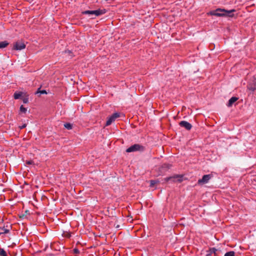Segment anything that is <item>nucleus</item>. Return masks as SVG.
<instances>
[{
	"mask_svg": "<svg viewBox=\"0 0 256 256\" xmlns=\"http://www.w3.org/2000/svg\"><path fill=\"white\" fill-rule=\"evenodd\" d=\"M234 10L232 9L230 10H226L224 9L217 8L215 10H212L209 12L208 14L211 15L212 16H234V14H232L234 12Z\"/></svg>",
	"mask_w": 256,
	"mask_h": 256,
	"instance_id": "nucleus-1",
	"label": "nucleus"
},
{
	"mask_svg": "<svg viewBox=\"0 0 256 256\" xmlns=\"http://www.w3.org/2000/svg\"><path fill=\"white\" fill-rule=\"evenodd\" d=\"M145 147L140 144H134L126 150V152H142L145 150Z\"/></svg>",
	"mask_w": 256,
	"mask_h": 256,
	"instance_id": "nucleus-2",
	"label": "nucleus"
},
{
	"mask_svg": "<svg viewBox=\"0 0 256 256\" xmlns=\"http://www.w3.org/2000/svg\"><path fill=\"white\" fill-rule=\"evenodd\" d=\"M106 9H98L94 10H86L82 12V14H94L96 16L104 14L106 13Z\"/></svg>",
	"mask_w": 256,
	"mask_h": 256,
	"instance_id": "nucleus-3",
	"label": "nucleus"
},
{
	"mask_svg": "<svg viewBox=\"0 0 256 256\" xmlns=\"http://www.w3.org/2000/svg\"><path fill=\"white\" fill-rule=\"evenodd\" d=\"M120 116V112H115L110 116L106 122V126H110L112 122H114L116 118Z\"/></svg>",
	"mask_w": 256,
	"mask_h": 256,
	"instance_id": "nucleus-4",
	"label": "nucleus"
},
{
	"mask_svg": "<svg viewBox=\"0 0 256 256\" xmlns=\"http://www.w3.org/2000/svg\"><path fill=\"white\" fill-rule=\"evenodd\" d=\"M212 174H206L204 175L202 178L198 180V184L200 185L206 184L212 178Z\"/></svg>",
	"mask_w": 256,
	"mask_h": 256,
	"instance_id": "nucleus-5",
	"label": "nucleus"
},
{
	"mask_svg": "<svg viewBox=\"0 0 256 256\" xmlns=\"http://www.w3.org/2000/svg\"><path fill=\"white\" fill-rule=\"evenodd\" d=\"M25 48L26 44L24 42L18 41L14 44L12 50H22Z\"/></svg>",
	"mask_w": 256,
	"mask_h": 256,
	"instance_id": "nucleus-6",
	"label": "nucleus"
},
{
	"mask_svg": "<svg viewBox=\"0 0 256 256\" xmlns=\"http://www.w3.org/2000/svg\"><path fill=\"white\" fill-rule=\"evenodd\" d=\"M176 179H177L176 180L178 182H181L182 181V176L180 175H176L174 176L167 177L165 178V180L166 182H168L169 180H172L173 182H175Z\"/></svg>",
	"mask_w": 256,
	"mask_h": 256,
	"instance_id": "nucleus-7",
	"label": "nucleus"
},
{
	"mask_svg": "<svg viewBox=\"0 0 256 256\" xmlns=\"http://www.w3.org/2000/svg\"><path fill=\"white\" fill-rule=\"evenodd\" d=\"M179 125L181 127L184 128L186 130H190L192 128V126L190 123L186 121H184V120L181 121L179 123Z\"/></svg>",
	"mask_w": 256,
	"mask_h": 256,
	"instance_id": "nucleus-8",
	"label": "nucleus"
},
{
	"mask_svg": "<svg viewBox=\"0 0 256 256\" xmlns=\"http://www.w3.org/2000/svg\"><path fill=\"white\" fill-rule=\"evenodd\" d=\"M238 97H236V96H232V98H231L228 104H226V106H228V107H231L232 104L236 101L238 100Z\"/></svg>",
	"mask_w": 256,
	"mask_h": 256,
	"instance_id": "nucleus-9",
	"label": "nucleus"
},
{
	"mask_svg": "<svg viewBox=\"0 0 256 256\" xmlns=\"http://www.w3.org/2000/svg\"><path fill=\"white\" fill-rule=\"evenodd\" d=\"M217 249L215 248H212L209 249L207 252L206 256H210L212 254H214L215 256L216 255Z\"/></svg>",
	"mask_w": 256,
	"mask_h": 256,
	"instance_id": "nucleus-10",
	"label": "nucleus"
},
{
	"mask_svg": "<svg viewBox=\"0 0 256 256\" xmlns=\"http://www.w3.org/2000/svg\"><path fill=\"white\" fill-rule=\"evenodd\" d=\"M248 88L252 92L256 90V82H254L253 84H249L247 86Z\"/></svg>",
	"mask_w": 256,
	"mask_h": 256,
	"instance_id": "nucleus-11",
	"label": "nucleus"
},
{
	"mask_svg": "<svg viewBox=\"0 0 256 256\" xmlns=\"http://www.w3.org/2000/svg\"><path fill=\"white\" fill-rule=\"evenodd\" d=\"M9 42L6 40L2 41L0 42V48H4L8 46Z\"/></svg>",
	"mask_w": 256,
	"mask_h": 256,
	"instance_id": "nucleus-12",
	"label": "nucleus"
},
{
	"mask_svg": "<svg viewBox=\"0 0 256 256\" xmlns=\"http://www.w3.org/2000/svg\"><path fill=\"white\" fill-rule=\"evenodd\" d=\"M22 94L23 93L22 92H15L14 94V98L16 100H18L21 98Z\"/></svg>",
	"mask_w": 256,
	"mask_h": 256,
	"instance_id": "nucleus-13",
	"label": "nucleus"
},
{
	"mask_svg": "<svg viewBox=\"0 0 256 256\" xmlns=\"http://www.w3.org/2000/svg\"><path fill=\"white\" fill-rule=\"evenodd\" d=\"M10 232V230L6 228L4 226L0 228V235L3 234H8Z\"/></svg>",
	"mask_w": 256,
	"mask_h": 256,
	"instance_id": "nucleus-14",
	"label": "nucleus"
},
{
	"mask_svg": "<svg viewBox=\"0 0 256 256\" xmlns=\"http://www.w3.org/2000/svg\"><path fill=\"white\" fill-rule=\"evenodd\" d=\"M40 94L39 96H40L42 94H46L47 92H46V90H40V88H38L36 92V94Z\"/></svg>",
	"mask_w": 256,
	"mask_h": 256,
	"instance_id": "nucleus-15",
	"label": "nucleus"
},
{
	"mask_svg": "<svg viewBox=\"0 0 256 256\" xmlns=\"http://www.w3.org/2000/svg\"><path fill=\"white\" fill-rule=\"evenodd\" d=\"M64 126L66 129L70 130L72 128V124L70 123H66L64 124Z\"/></svg>",
	"mask_w": 256,
	"mask_h": 256,
	"instance_id": "nucleus-16",
	"label": "nucleus"
},
{
	"mask_svg": "<svg viewBox=\"0 0 256 256\" xmlns=\"http://www.w3.org/2000/svg\"><path fill=\"white\" fill-rule=\"evenodd\" d=\"M172 167V165L168 164H164L162 165V168L164 170H168Z\"/></svg>",
	"mask_w": 256,
	"mask_h": 256,
	"instance_id": "nucleus-17",
	"label": "nucleus"
},
{
	"mask_svg": "<svg viewBox=\"0 0 256 256\" xmlns=\"http://www.w3.org/2000/svg\"><path fill=\"white\" fill-rule=\"evenodd\" d=\"M224 256H235V252L234 251H230L226 252Z\"/></svg>",
	"mask_w": 256,
	"mask_h": 256,
	"instance_id": "nucleus-18",
	"label": "nucleus"
},
{
	"mask_svg": "<svg viewBox=\"0 0 256 256\" xmlns=\"http://www.w3.org/2000/svg\"><path fill=\"white\" fill-rule=\"evenodd\" d=\"M0 255L1 256H7L6 252L3 248H0Z\"/></svg>",
	"mask_w": 256,
	"mask_h": 256,
	"instance_id": "nucleus-19",
	"label": "nucleus"
},
{
	"mask_svg": "<svg viewBox=\"0 0 256 256\" xmlns=\"http://www.w3.org/2000/svg\"><path fill=\"white\" fill-rule=\"evenodd\" d=\"M20 110L22 113H26L27 109L24 107L22 105L20 106Z\"/></svg>",
	"mask_w": 256,
	"mask_h": 256,
	"instance_id": "nucleus-20",
	"label": "nucleus"
},
{
	"mask_svg": "<svg viewBox=\"0 0 256 256\" xmlns=\"http://www.w3.org/2000/svg\"><path fill=\"white\" fill-rule=\"evenodd\" d=\"M157 183V181L155 180H150V186L153 187Z\"/></svg>",
	"mask_w": 256,
	"mask_h": 256,
	"instance_id": "nucleus-21",
	"label": "nucleus"
},
{
	"mask_svg": "<svg viewBox=\"0 0 256 256\" xmlns=\"http://www.w3.org/2000/svg\"><path fill=\"white\" fill-rule=\"evenodd\" d=\"M22 100L24 104H27L28 102V97L22 98Z\"/></svg>",
	"mask_w": 256,
	"mask_h": 256,
	"instance_id": "nucleus-22",
	"label": "nucleus"
},
{
	"mask_svg": "<svg viewBox=\"0 0 256 256\" xmlns=\"http://www.w3.org/2000/svg\"><path fill=\"white\" fill-rule=\"evenodd\" d=\"M26 164H34V162L33 160H26Z\"/></svg>",
	"mask_w": 256,
	"mask_h": 256,
	"instance_id": "nucleus-23",
	"label": "nucleus"
},
{
	"mask_svg": "<svg viewBox=\"0 0 256 256\" xmlns=\"http://www.w3.org/2000/svg\"><path fill=\"white\" fill-rule=\"evenodd\" d=\"M73 250L74 254H80V250L77 248H74Z\"/></svg>",
	"mask_w": 256,
	"mask_h": 256,
	"instance_id": "nucleus-24",
	"label": "nucleus"
},
{
	"mask_svg": "<svg viewBox=\"0 0 256 256\" xmlns=\"http://www.w3.org/2000/svg\"><path fill=\"white\" fill-rule=\"evenodd\" d=\"M65 52L66 54H70V58H72V55H71L70 54H72V52L70 50H65Z\"/></svg>",
	"mask_w": 256,
	"mask_h": 256,
	"instance_id": "nucleus-25",
	"label": "nucleus"
},
{
	"mask_svg": "<svg viewBox=\"0 0 256 256\" xmlns=\"http://www.w3.org/2000/svg\"><path fill=\"white\" fill-rule=\"evenodd\" d=\"M26 124H24L22 126H20V129H23L26 127Z\"/></svg>",
	"mask_w": 256,
	"mask_h": 256,
	"instance_id": "nucleus-26",
	"label": "nucleus"
}]
</instances>
